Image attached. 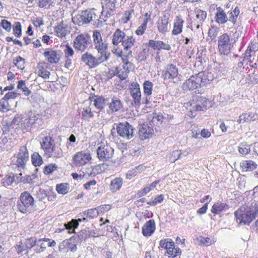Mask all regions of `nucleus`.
Wrapping results in <instances>:
<instances>
[{"mask_svg": "<svg viewBox=\"0 0 258 258\" xmlns=\"http://www.w3.org/2000/svg\"><path fill=\"white\" fill-rule=\"evenodd\" d=\"M258 214V201H253L238 208L234 213L239 224L249 225Z\"/></svg>", "mask_w": 258, "mask_h": 258, "instance_id": "1", "label": "nucleus"}, {"mask_svg": "<svg viewBox=\"0 0 258 258\" xmlns=\"http://www.w3.org/2000/svg\"><path fill=\"white\" fill-rule=\"evenodd\" d=\"M92 37L94 47L98 54L109 59L110 53L107 50L108 43L105 39H103L101 33L98 30L94 31Z\"/></svg>", "mask_w": 258, "mask_h": 258, "instance_id": "2", "label": "nucleus"}, {"mask_svg": "<svg viewBox=\"0 0 258 258\" xmlns=\"http://www.w3.org/2000/svg\"><path fill=\"white\" fill-rule=\"evenodd\" d=\"M17 207L21 213L31 212L34 208V198L28 191H24L20 196Z\"/></svg>", "mask_w": 258, "mask_h": 258, "instance_id": "3", "label": "nucleus"}, {"mask_svg": "<svg viewBox=\"0 0 258 258\" xmlns=\"http://www.w3.org/2000/svg\"><path fill=\"white\" fill-rule=\"evenodd\" d=\"M209 80H207L203 72H200L198 74L191 76L182 85L184 90H194L201 85L208 84Z\"/></svg>", "mask_w": 258, "mask_h": 258, "instance_id": "4", "label": "nucleus"}, {"mask_svg": "<svg viewBox=\"0 0 258 258\" xmlns=\"http://www.w3.org/2000/svg\"><path fill=\"white\" fill-rule=\"evenodd\" d=\"M95 9L82 11L80 13L72 18L74 23L81 26L90 23L92 21L98 20Z\"/></svg>", "mask_w": 258, "mask_h": 258, "instance_id": "5", "label": "nucleus"}, {"mask_svg": "<svg viewBox=\"0 0 258 258\" xmlns=\"http://www.w3.org/2000/svg\"><path fill=\"white\" fill-rule=\"evenodd\" d=\"M81 60L83 63L90 69H93L108 59L101 54H98V55L95 56L91 53L86 52L82 55Z\"/></svg>", "mask_w": 258, "mask_h": 258, "instance_id": "6", "label": "nucleus"}, {"mask_svg": "<svg viewBox=\"0 0 258 258\" xmlns=\"http://www.w3.org/2000/svg\"><path fill=\"white\" fill-rule=\"evenodd\" d=\"M117 134L121 138L130 140L134 137V127L128 122H120L116 126Z\"/></svg>", "mask_w": 258, "mask_h": 258, "instance_id": "7", "label": "nucleus"}, {"mask_svg": "<svg viewBox=\"0 0 258 258\" xmlns=\"http://www.w3.org/2000/svg\"><path fill=\"white\" fill-rule=\"evenodd\" d=\"M97 157L102 162L109 161L113 156L114 149L109 145H101L97 150Z\"/></svg>", "mask_w": 258, "mask_h": 258, "instance_id": "8", "label": "nucleus"}, {"mask_svg": "<svg viewBox=\"0 0 258 258\" xmlns=\"http://www.w3.org/2000/svg\"><path fill=\"white\" fill-rule=\"evenodd\" d=\"M89 40L87 34H80L74 39L73 46L76 50L83 52L87 49L90 44Z\"/></svg>", "mask_w": 258, "mask_h": 258, "instance_id": "9", "label": "nucleus"}, {"mask_svg": "<svg viewBox=\"0 0 258 258\" xmlns=\"http://www.w3.org/2000/svg\"><path fill=\"white\" fill-rule=\"evenodd\" d=\"M231 44L229 35L224 33L220 36L218 40V49L220 53L228 55L230 52Z\"/></svg>", "mask_w": 258, "mask_h": 258, "instance_id": "10", "label": "nucleus"}, {"mask_svg": "<svg viewBox=\"0 0 258 258\" xmlns=\"http://www.w3.org/2000/svg\"><path fill=\"white\" fill-rule=\"evenodd\" d=\"M91 159L90 154L84 152L76 153L73 157V163L76 166H81L86 164Z\"/></svg>", "mask_w": 258, "mask_h": 258, "instance_id": "11", "label": "nucleus"}, {"mask_svg": "<svg viewBox=\"0 0 258 258\" xmlns=\"http://www.w3.org/2000/svg\"><path fill=\"white\" fill-rule=\"evenodd\" d=\"M130 94L133 97L136 106H139L142 103L141 92L139 85L137 83L131 84L130 86Z\"/></svg>", "mask_w": 258, "mask_h": 258, "instance_id": "12", "label": "nucleus"}, {"mask_svg": "<svg viewBox=\"0 0 258 258\" xmlns=\"http://www.w3.org/2000/svg\"><path fill=\"white\" fill-rule=\"evenodd\" d=\"M29 159V154L26 147H22L20 149L17 155L16 164L18 167L24 168Z\"/></svg>", "mask_w": 258, "mask_h": 258, "instance_id": "13", "label": "nucleus"}, {"mask_svg": "<svg viewBox=\"0 0 258 258\" xmlns=\"http://www.w3.org/2000/svg\"><path fill=\"white\" fill-rule=\"evenodd\" d=\"M153 132L152 128L147 124H143L139 127V136L142 140L149 139L152 137Z\"/></svg>", "mask_w": 258, "mask_h": 258, "instance_id": "14", "label": "nucleus"}, {"mask_svg": "<svg viewBox=\"0 0 258 258\" xmlns=\"http://www.w3.org/2000/svg\"><path fill=\"white\" fill-rule=\"evenodd\" d=\"M178 75L177 68L173 64H168L166 69L162 71L164 79H171L176 78Z\"/></svg>", "mask_w": 258, "mask_h": 258, "instance_id": "15", "label": "nucleus"}, {"mask_svg": "<svg viewBox=\"0 0 258 258\" xmlns=\"http://www.w3.org/2000/svg\"><path fill=\"white\" fill-rule=\"evenodd\" d=\"M144 94L145 99L142 100V104H148L150 103V96L152 93L153 84L149 81H146L143 84Z\"/></svg>", "mask_w": 258, "mask_h": 258, "instance_id": "16", "label": "nucleus"}, {"mask_svg": "<svg viewBox=\"0 0 258 258\" xmlns=\"http://www.w3.org/2000/svg\"><path fill=\"white\" fill-rule=\"evenodd\" d=\"M208 100L205 97L199 96L197 98L195 104L194 105L192 109L190 112L192 111H204L207 109Z\"/></svg>", "mask_w": 258, "mask_h": 258, "instance_id": "17", "label": "nucleus"}, {"mask_svg": "<svg viewBox=\"0 0 258 258\" xmlns=\"http://www.w3.org/2000/svg\"><path fill=\"white\" fill-rule=\"evenodd\" d=\"M156 229L155 223L154 220L147 221L142 228V233L145 236H150Z\"/></svg>", "mask_w": 258, "mask_h": 258, "instance_id": "18", "label": "nucleus"}, {"mask_svg": "<svg viewBox=\"0 0 258 258\" xmlns=\"http://www.w3.org/2000/svg\"><path fill=\"white\" fill-rule=\"evenodd\" d=\"M148 45L154 49L160 50L163 49L167 50L171 49V46L169 44H166L162 41L150 40L148 42Z\"/></svg>", "mask_w": 258, "mask_h": 258, "instance_id": "19", "label": "nucleus"}, {"mask_svg": "<svg viewBox=\"0 0 258 258\" xmlns=\"http://www.w3.org/2000/svg\"><path fill=\"white\" fill-rule=\"evenodd\" d=\"M56 35L60 38L65 37L70 33L69 27L66 24L61 22L54 29Z\"/></svg>", "mask_w": 258, "mask_h": 258, "instance_id": "20", "label": "nucleus"}, {"mask_svg": "<svg viewBox=\"0 0 258 258\" xmlns=\"http://www.w3.org/2000/svg\"><path fill=\"white\" fill-rule=\"evenodd\" d=\"M169 18L165 15L159 18L157 22V27L160 33H164L168 31Z\"/></svg>", "mask_w": 258, "mask_h": 258, "instance_id": "21", "label": "nucleus"}, {"mask_svg": "<svg viewBox=\"0 0 258 258\" xmlns=\"http://www.w3.org/2000/svg\"><path fill=\"white\" fill-rule=\"evenodd\" d=\"M102 13L105 12L106 15H110L115 10V4L111 0L102 1Z\"/></svg>", "mask_w": 258, "mask_h": 258, "instance_id": "22", "label": "nucleus"}, {"mask_svg": "<svg viewBox=\"0 0 258 258\" xmlns=\"http://www.w3.org/2000/svg\"><path fill=\"white\" fill-rule=\"evenodd\" d=\"M184 21L179 16H176L174 22L173 29L172 31V34L174 35H177L180 34L182 31L183 24Z\"/></svg>", "mask_w": 258, "mask_h": 258, "instance_id": "23", "label": "nucleus"}, {"mask_svg": "<svg viewBox=\"0 0 258 258\" xmlns=\"http://www.w3.org/2000/svg\"><path fill=\"white\" fill-rule=\"evenodd\" d=\"M55 145L54 140L50 137H45L42 139V142L41 143L42 149L44 150L45 153L46 154L49 150L51 149V147Z\"/></svg>", "mask_w": 258, "mask_h": 258, "instance_id": "24", "label": "nucleus"}, {"mask_svg": "<svg viewBox=\"0 0 258 258\" xmlns=\"http://www.w3.org/2000/svg\"><path fill=\"white\" fill-rule=\"evenodd\" d=\"M242 171H251L257 168V164L251 160H244L240 163Z\"/></svg>", "mask_w": 258, "mask_h": 258, "instance_id": "25", "label": "nucleus"}, {"mask_svg": "<svg viewBox=\"0 0 258 258\" xmlns=\"http://www.w3.org/2000/svg\"><path fill=\"white\" fill-rule=\"evenodd\" d=\"M133 57L132 51L123 50V53L121 55L122 61L123 63V68L127 69L132 66V63L129 61V59Z\"/></svg>", "mask_w": 258, "mask_h": 258, "instance_id": "26", "label": "nucleus"}, {"mask_svg": "<svg viewBox=\"0 0 258 258\" xmlns=\"http://www.w3.org/2000/svg\"><path fill=\"white\" fill-rule=\"evenodd\" d=\"M83 110L82 115L85 119L89 120L90 118L93 116V111L92 110L91 102L90 101L84 102V106Z\"/></svg>", "mask_w": 258, "mask_h": 258, "instance_id": "27", "label": "nucleus"}, {"mask_svg": "<svg viewBox=\"0 0 258 258\" xmlns=\"http://www.w3.org/2000/svg\"><path fill=\"white\" fill-rule=\"evenodd\" d=\"M125 34L120 29H117L114 32L112 39V43L114 45H117L124 40Z\"/></svg>", "mask_w": 258, "mask_h": 258, "instance_id": "28", "label": "nucleus"}, {"mask_svg": "<svg viewBox=\"0 0 258 258\" xmlns=\"http://www.w3.org/2000/svg\"><path fill=\"white\" fill-rule=\"evenodd\" d=\"M228 205L226 203L218 202L213 205L211 211L214 214H219L221 212L228 209Z\"/></svg>", "mask_w": 258, "mask_h": 258, "instance_id": "29", "label": "nucleus"}, {"mask_svg": "<svg viewBox=\"0 0 258 258\" xmlns=\"http://www.w3.org/2000/svg\"><path fill=\"white\" fill-rule=\"evenodd\" d=\"M123 183L122 179L121 177H116L113 179L110 184V190L114 192L120 189Z\"/></svg>", "mask_w": 258, "mask_h": 258, "instance_id": "30", "label": "nucleus"}, {"mask_svg": "<svg viewBox=\"0 0 258 258\" xmlns=\"http://www.w3.org/2000/svg\"><path fill=\"white\" fill-rule=\"evenodd\" d=\"M44 55L50 63H56L59 60L57 52L53 50L45 51Z\"/></svg>", "mask_w": 258, "mask_h": 258, "instance_id": "31", "label": "nucleus"}, {"mask_svg": "<svg viewBox=\"0 0 258 258\" xmlns=\"http://www.w3.org/2000/svg\"><path fill=\"white\" fill-rule=\"evenodd\" d=\"M135 39L132 36L125 37L122 41L123 50L132 51L130 49L134 45Z\"/></svg>", "mask_w": 258, "mask_h": 258, "instance_id": "32", "label": "nucleus"}, {"mask_svg": "<svg viewBox=\"0 0 258 258\" xmlns=\"http://www.w3.org/2000/svg\"><path fill=\"white\" fill-rule=\"evenodd\" d=\"M217 12L216 15V21L219 24H224L227 21L228 18L225 13L221 10L220 7L217 9Z\"/></svg>", "mask_w": 258, "mask_h": 258, "instance_id": "33", "label": "nucleus"}, {"mask_svg": "<svg viewBox=\"0 0 258 258\" xmlns=\"http://www.w3.org/2000/svg\"><path fill=\"white\" fill-rule=\"evenodd\" d=\"M122 107V103L119 99L116 98L111 99V101L109 103V107L113 112L118 111Z\"/></svg>", "mask_w": 258, "mask_h": 258, "instance_id": "34", "label": "nucleus"}, {"mask_svg": "<svg viewBox=\"0 0 258 258\" xmlns=\"http://www.w3.org/2000/svg\"><path fill=\"white\" fill-rule=\"evenodd\" d=\"M49 157L60 158L63 156V152L61 149H56L55 144L51 147L49 152L46 154Z\"/></svg>", "mask_w": 258, "mask_h": 258, "instance_id": "35", "label": "nucleus"}, {"mask_svg": "<svg viewBox=\"0 0 258 258\" xmlns=\"http://www.w3.org/2000/svg\"><path fill=\"white\" fill-rule=\"evenodd\" d=\"M12 102L4 98L0 100V111L6 112L12 109Z\"/></svg>", "mask_w": 258, "mask_h": 258, "instance_id": "36", "label": "nucleus"}, {"mask_svg": "<svg viewBox=\"0 0 258 258\" xmlns=\"http://www.w3.org/2000/svg\"><path fill=\"white\" fill-rule=\"evenodd\" d=\"M92 101L93 102V105L100 110L103 109L105 106V100L102 97H96Z\"/></svg>", "mask_w": 258, "mask_h": 258, "instance_id": "37", "label": "nucleus"}, {"mask_svg": "<svg viewBox=\"0 0 258 258\" xmlns=\"http://www.w3.org/2000/svg\"><path fill=\"white\" fill-rule=\"evenodd\" d=\"M32 162L35 166H40L43 163L41 156L37 152L34 153L32 156Z\"/></svg>", "mask_w": 258, "mask_h": 258, "instance_id": "38", "label": "nucleus"}, {"mask_svg": "<svg viewBox=\"0 0 258 258\" xmlns=\"http://www.w3.org/2000/svg\"><path fill=\"white\" fill-rule=\"evenodd\" d=\"M66 229H68L70 233L75 232V229L78 227L79 223L76 220H72L71 221L65 224Z\"/></svg>", "mask_w": 258, "mask_h": 258, "instance_id": "39", "label": "nucleus"}, {"mask_svg": "<svg viewBox=\"0 0 258 258\" xmlns=\"http://www.w3.org/2000/svg\"><path fill=\"white\" fill-rule=\"evenodd\" d=\"M56 189L58 193L64 195L69 191V187L67 183H61L56 185Z\"/></svg>", "mask_w": 258, "mask_h": 258, "instance_id": "40", "label": "nucleus"}, {"mask_svg": "<svg viewBox=\"0 0 258 258\" xmlns=\"http://www.w3.org/2000/svg\"><path fill=\"white\" fill-rule=\"evenodd\" d=\"M166 252L168 254L169 256L174 258L177 255H180L181 251L179 247H175L174 246L172 247L171 249L169 248Z\"/></svg>", "mask_w": 258, "mask_h": 258, "instance_id": "41", "label": "nucleus"}, {"mask_svg": "<svg viewBox=\"0 0 258 258\" xmlns=\"http://www.w3.org/2000/svg\"><path fill=\"white\" fill-rule=\"evenodd\" d=\"M13 62L19 69L23 70L25 68V59L20 56L14 58Z\"/></svg>", "mask_w": 258, "mask_h": 258, "instance_id": "42", "label": "nucleus"}, {"mask_svg": "<svg viewBox=\"0 0 258 258\" xmlns=\"http://www.w3.org/2000/svg\"><path fill=\"white\" fill-rule=\"evenodd\" d=\"M252 113L251 112L248 113H243L241 115H240L239 117V119H238V122L239 123H243L245 122V121L249 120V119H252L254 120V115H253L251 116Z\"/></svg>", "mask_w": 258, "mask_h": 258, "instance_id": "43", "label": "nucleus"}, {"mask_svg": "<svg viewBox=\"0 0 258 258\" xmlns=\"http://www.w3.org/2000/svg\"><path fill=\"white\" fill-rule=\"evenodd\" d=\"M239 153L243 155H247L250 151V148L249 145L245 143H242L238 147Z\"/></svg>", "mask_w": 258, "mask_h": 258, "instance_id": "44", "label": "nucleus"}, {"mask_svg": "<svg viewBox=\"0 0 258 258\" xmlns=\"http://www.w3.org/2000/svg\"><path fill=\"white\" fill-rule=\"evenodd\" d=\"M37 242H38V241H37L35 237H31L26 239L25 241V247L27 250L28 249H31L36 245Z\"/></svg>", "mask_w": 258, "mask_h": 258, "instance_id": "45", "label": "nucleus"}, {"mask_svg": "<svg viewBox=\"0 0 258 258\" xmlns=\"http://www.w3.org/2000/svg\"><path fill=\"white\" fill-rule=\"evenodd\" d=\"M36 178L37 175L35 174L26 175L23 178H21L20 181L24 183H32Z\"/></svg>", "mask_w": 258, "mask_h": 258, "instance_id": "46", "label": "nucleus"}, {"mask_svg": "<svg viewBox=\"0 0 258 258\" xmlns=\"http://www.w3.org/2000/svg\"><path fill=\"white\" fill-rule=\"evenodd\" d=\"M47 195L46 191L42 189H39L37 194V198L38 199L39 201H42L45 203L47 200Z\"/></svg>", "mask_w": 258, "mask_h": 258, "instance_id": "47", "label": "nucleus"}, {"mask_svg": "<svg viewBox=\"0 0 258 258\" xmlns=\"http://www.w3.org/2000/svg\"><path fill=\"white\" fill-rule=\"evenodd\" d=\"M57 168V166L55 164H50L44 167V173L48 175L52 173Z\"/></svg>", "mask_w": 258, "mask_h": 258, "instance_id": "48", "label": "nucleus"}, {"mask_svg": "<svg viewBox=\"0 0 258 258\" xmlns=\"http://www.w3.org/2000/svg\"><path fill=\"white\" fill-rule=\"evenodd\" d=\"M148 23V20L146 19L144 21V22L141 24L140 26L136 31V33L138 35H142L144 34L145 30L147 28Z\"/></svg>", "mask_w": 258, "mask_h": 258, "instance_id": "49", "label": "nucleus"}, {"mask_svg": "<svg viewBox=\"0 0 258 258\" xmlns=\"http://www.w3.org/2000/svg\"><path fill=\"white\" fill-rule=\"evenodd\" d=\"M37 73L39 76L41 77L44 79H48L50 75L48 71L42 67L39 69Z\"/></svg>", "mask_w": 258, "mask_h": 258, "instance_id": "50", "label": "nucleus"}, {"mask_svg": "<svg viewBox=\"0 0 258 258\" xmlns=\"http://www.w3.org/2000/svg\"><path fill=\"white\" fill-rule=\"evenodd\" d=\"M19 95H20V94L17 92H9L8 93H7L3 98H4L5 99H6L8 100H9V101L12 102V101L14 99H15L17 97H19Z\"/></svg>", "mask_w": 258, "mask_h": 258, "instance_id": "51", "label": "nucleus"}, {"mask_svg": "<svg viewBox=\"0 0 258 258\" xmlns=\"http://www.w3.org/2000/svg\"><path fill=\"white\" fill-rule=\"evenodd\" d=\"M21 25L19 22H16L13 27L14 34L17 37H19L21 35Z\"/></svg>", "mask_w": 258, "mask_h": 258, "instance_id": "52", "label": "nucleus"}, {"mask_svg": "<svg viewBox=\"0 0 258 258\" xmlns=\"http://www.w3.org/2000/svg\"><path fill=\"white\" fill-rule=\"evenodd\" d=\"M0 26L7 32H10L12 29L11 23L7 20H2Z\"/></svg>", "mask_w": 258, "mask_h": 258, "instance_id": "53", "label": "nucleus"}, {"mask_svg": "<svg viewBox=\"0 0 258 258\" xmlns=\"http://www.w3.org/2000/svg\"><path fill=\"white\" fill-rule=\"evenodd\" d=\"M64 56L67 58L72 56L74 54V51L73 48L68 44L66 45L65 49L63 50Z\"/></svg>", "mask_w": 258, "mask_h": 258, "instance_id": "54", "label": "nucleus"}, {"mask_svg": "<svg viewBox=\"0 0 258 258\" xmlns=\"http://www.w3.org/2000/svg\"><path fill=\"white\" fill-rule=\"evenodd\" d=\"M130 68H127V69H123V71L120 70L118 72L117 74L119 78L121 80H125L128 76V74L130 72Z\"/></svg>", "mask_w": 258, "mask_h": 258, "instance_id": "55", "label": "nucleus"}, {"mask_svg": "<svg viewBox=\"0 0 258 258\" xmlns=\"http://www.w3.org/2000/svg\"><path fill=\"white\" fill-rule=\"evenodd\" d=\"M207 13L205 11L198 10L196 11V18L200 21H203L206 18Z\"/></svg>", "mask_w": 258, "mask_h": 258, "instance_id": "56", "label": "nucleus"}, {"mask_svg": "<svg viewBox=\"0 0 258 258\" xmlns=\"http://www.w3.org/2000/svg\"><path fill=\"white\" fill-rule=\"evenodd\" d=\"M12 123L22 127V125L24 124L22 116L19 115H16L13 119Z\"/></svg>", "mask_w": 258, "mask_h": 258, "instance_id": "57", "label": "nucleus"}, {"mask_svg": "<svg viewBox=\"0 0 258 258\" xmlns=\"http://www.w3.org/2000/svg\"><path fill=\"white\" fill-rule=\"evenodd\" d=\"M256 46H255V44H251V46H249L248 47V49L245 52V57L244 58L247 60L249 59L251 57L250 55V52L254 51L255 52L256 51L255 50Z\"/></svg>", "mask_w": 258, "mask_h": 258, "instance_id": "58", "label": "nucleus"}, {"mask_svg": "<svg viewBox=\"0 0 258 258\" xmlns=\"http://www.w3.org/2000/svg\"><path fill=\"white\" fill-rule=\"evenodd\" d=\"M3 180L4 184L5 186H8L11 185L13 183L14 181V177L13 176L7 175L6 176Z\"/></svg>", "mask_w": 258, "mask_h": 258, "instance_id": "59", "label": "nucleus"}, {"mask_svg": "<svg viewBox=\"0 0 258 258\" xmlns=\"http://www.w3.org/2000/svg\"><path fill=\"white\" fill-rule=\"evenodd\" d=\"M102 172V170L101 166L100 165H97L92 168V171L90 174L93 176H95Z\"/></svg>", "mask_w": 258, "mask_h": 258, "instance_id": "60", "label": "nucleus"}, {"mask_svg": "<svg viewBox=\"0 0 258 258\" xmlns=\"http://www.w3.org/2000/svg\"><path fill=\"white\" fill-rule=\"evenodd\" d=\"M84 215L90 218H94L97 216V213L95 209H91L85 211Z\"/></svg>", "mask_w": 258, "mask_h": 258, "instance_id": "61", "label": "nucleus"}, {"mask_svg": "<svg viewBox=\"0 0 258 258\" xmlns=\"http://www.w3.org/2000/svg\"><path fill=\"white\" fill-rule=\"evenodd\" d=\"M42 241L44 242H47V245L48 247H53L56 245V242L54 240H51L49 238H43V239H39L38 240V242H40Z\"/></svg>", "mask_w": 258, "mask_h": 258, "instance_id": "62", "label": "nucleus"}, {"mask_svg": "<svg viewBox=\"0 0 258 258\" xmlns=\"http://www.w3.org/2000/svg\"><path fill=\"white\" fill-rule=\"evenodd\" d=\"M69 240H65L61 242L58 246V250L59 251H65V249L67 246L69 245Z\"/></svg>", "mask_w": 258, "mask_h": 258, "instance_id": "63", "label": "nucleus"}, {"mask_svg": "<svg viewBox=\"0 0 258 258\" xmlns=\"http://www.w3.org/2000/svg\"><path fill=\"white\" fill-rule=\"evenodd\" d=\"M137 59L140 61H142L146 59V51L145 49H143L139 53L137 56Z\"/></svg>", "mask_w": 258, "mask_h": 258, "instance_id": "64", "label": "nucleus"}]
</instances>
